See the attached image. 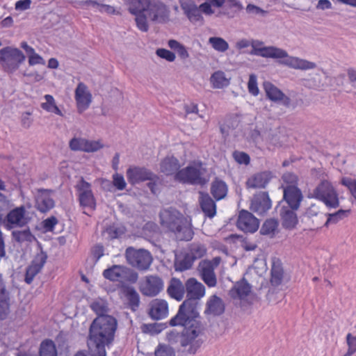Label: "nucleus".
Returning <instances> with one entry per match:
<instances>
[{
    "label": "nucleus",
    "instance_id": "f257e3e1",
    "mask_svg": "<svg viewBox=\"0 0 356 356\" xmlns=\"http://www.w3.org/2000/svg\"><path fill=\"white\" fill-rule=\"evenodd\" d=\"M117 326L113 316L96 317L92 321L87 337L90 356H106V346L114 341Z\"/></svg>",
    "mask_w": 356,
    "mask_h": 356
},
{
    "label": "nucleus",
    "instance_id": "f03ea898",
    "mask_svg": "<svg viewBox=\"0 0 356 356\" xmlns=\"http://www.w3.org/2000/svg\"><path fill=\"white\" fill-rule=\"evenodd\" d=\"M188 315L184 314L179 318H177V314L172 317L169 324L170 326H181L184 330L181 333L177 331H171L167 335L168 341L173 344L179 343L181 347L186 348L187 353L189 354H195L197 350L202 344V340L197 339L202 332L204 327L201 320L195 318H191Z\"/></svg>",
    "mask_w": 356,
    "mask_h": 356
},
{
    "label": "nucleus",
    "instance_id": "7ed1b4c3",
    "mask_svg": "<svg viewBox=\"0 0 356 356\" xmlns=\"http://www.w3.org/2000/svg\"><path fill=\"white\" fill-rule=\"evenodd\" d=\"M185 290L186 298L179 305L175 319L186 314L192 319L195 318L201 320L197 307L199 301L205 295V286L195 278L191 277L185 282Z\"/></svg>",
    "mask_w": 356,
    "mask_h": 356
},
{
    "label": "nucleus",
    "instance_id": "20e7f679",
    "mask_svg": "<svg viewBox=\"0 0 356 356\" xmlns=\"http://www.w3.org/2000/svg\"><path fill=\"white\" fill-rule=\"evenodd\" d=\"M161 223L169 231L173 232L177 240L188 241L193 238V231L186 219L177 209L170 208L160 213Z\"/></svg>",
    "mask_w": 356,
    "mask_h": 356
},
{
    "label": "nucleus",
    "instance_id": "39448f33",
    "mask_svg": "<svg viewBox=\"0 0 356 356\" xmlns=\"http://www.w3.org/2000/svg\"><path fill=\"white\" fill-rule=\"evenodd\" d=\"M204 172L202 163L199 161L179 170L175 174L174 180L182 184L203 186L207 182Z\"/></svg>",
    "mask_w": 356,
    "mask_h": 356
},
{
    "label": "nucleus",
    "instance_id": "423d86ee",
    "mask_svg": "<svg viewBox=\"0 0 356 356\" xmlns=\"http://www.w3.org/2000/svg\"><path fill=\"white\" fill-rule=\"evenodd\" d=\"M311 197L323 202L329 209H337L339 207V194L328 180H321L313 191Z\"/></svg>",
    "mask_w": 356,
    "mask_h": 356
},
{
    "label": "nucleus",
    "instance_id": "0eeeda50",
    "mask_svg": "<svg viewBox=\"0 0 356 356\" xmlns=\"http://www.w3.org/2000/svg\"><path fill=\"white\" fill-rule=\"evenodd\" d=\"M25 59L23 52L17 48L6 47L0 50V64L8 74L14 73Z\"/></svg>",
    "mask_w": 356,
    "mask_h": 356
},
{
    "label": "nucleus",
    "instance_id": "6e6552de",
    "mask_svg": "<svg viewBox=\"0 0 356 356\" xmlns=\"http://www.w3.org/2000/svg\"><path fill=\"white\" fill-rule=\"evenodd\" d=\"M125 255L127 262L140 270H147L152 262L150 252L144 249L136 250L129 247L126 250Z\"/></svg>",
    "mask_w": 356,
    "mask_h": 356
},
{
    "label": "nucleus",
    "instance_id": "1a4fd4ad",
    "mask_svg": "<svg viewBox=\"0 0 356 356\" xmlns=\"http://www.w3.org/2000/svg\"><path fill=\"white\" fill-rule=\"evenodd\" d=\"M146 12L153 22L165 24L170 21V11L168 7L159 0H150Z\"/></svg>",
    "mask_w": 356,
    "mask_h": 356
},
{
    "label": "nucleus",
    "instance_id": "9d476101",
    "mask_svg": "<svg viewBox=\"0 0 356 356\" xmlns=\"http://www.w3.org/2000/svg\"><path fill=\"white\" fill-rule=\"evenodd\" d=\"M38 248L40 252L35 254L26 270L24 280L29 284L33 282L35 275L41 271L48 258L47 252L43 250L42 246L39 242H38Z\"/></svg>",
    "mask_w": 356,
    "mask_h": 356
},
{
    "label": "nucleus",
    "instance_id": "9b49d317",
    "mask_svg": "<svg viewBox=\"0 0 356 356\" xmlns=\"http://www.w3.org/2000/svg\"><path fill=\"white\" fill-rule=\"evenodd\" d=\"M126 175L131 185L159 179L158 175L145 167H130L127 170Z\"/></svg>",
    "mask_w": 356,
    "mask_h": 356
},
{
    "label": "nucleus",
    "instance_id": "f8f14e48",
    "mask_svg": "<svg viewBox=\"0 0 356 356\" xmlns=\"http://www.w3.org/2000/svg\"><path fill=\"white\" fill-rule=\"evenodd\" d=\"M236 227L245 233L253 234L259 229V221L251 212L242 209L238 216Z\"/></svg>",
    "mask_w": 356,
    "mask_h": 356
},
{
    "label": "nucleus",
    "instance_id": "ddd939ff",
    "mask_svg": "<svg viewBox=\"0 0 356 356\" xmlns=\"http://www.w3.org/2000/svg\"><path fill=\"white\" fill-rule=\"evenodd\" d=\"M272 202L268 192L260 191L254 195L250 209L257 215H264L271 208Z\"/></svg>",
    "mask_w": 356,
    "mask_h": 356
},
{
    "label": "nucleus",
    "instance_id": "4468645a",
    "mask_svg": "<svg viewBox=\"0 0 356 356\" xmlns=\"http://www.w3.org/2000/svg\"><path fill=\"white\" fill-rule=\"evenodd\" d=\"M53 191L51 189L39 188L35 195V207L41 213H47L55 206V202L51 197Z\"/></svg>",
    "mask_w": 356,
    "mask_h": 356
},
{
    "label": "nucleus",
    "instance_id": "2eb2a0df",
    "mask_svg": "<svg viewBox=\"0 0 356 356\" xmlns=\"http://www.w3.org/2000/svg\"><path fill=\"white\" fill-rule=\"evenodd\" d=\"M163 288V280L157 275H148L145 277L144 285L140 286V291L146 296H156Z\"/></svg>",
    "mask_w": 356,
    "mask_h": 356
},
{
    "label": "nucleus",
    "instance_id": "dca6fc26",
    "mask_svg": "<svg viewBox=\"0 0 356 356\" xmlns=\"http://www.w3.org/2000/svg\"><path fill=\"white\" fill-rule=\"evenodd\" d=\"M283 198L289 208L298 209L303 199L301 190L294 185H288L284 188Z\"/></svg>",
    "mask_w": 356,
    "mask_h": 356
},
{
    "label": "nucleus",
    "instance_id": "f3484780",
    "mask_svg": "<svg viewBox=\"0 0 356 356\" xmlns=\"http://www.w3.org/2000/svg\"><path fill=\"white\" fill-rule=\"evenodd\" d=\"M264 88L267 97L272 102H282V105L286 107L291 106V99L270 82L265 81L264 83Z\"/></svg>",
    "mask_w": 356,
    "mask_h": 356
},
{
    "label": "nucleus",
    "instance_id": "a211bd4d",
    "mask_svg": "<svg viewBox=\"0 0 356 356\" xmlns=\"http://www.w3.org/2000/svg\"><path fill=\"white\" fill-rule=\"evenodd\" d=\"M279 63L290 68L301 70H312L316 67V64L298 57L291 56L287 54L286 57H282Z\"/></svg>",
    "mask_w": 356,
    "mask_h": 356
},
{
    "label": "nucleus",
    "instance_id": "6ab92c4d",
    "mask_svg": "<svg viewBox=\"0 0 356 356\" xmlns=\"http://www.w3.org/2000/svg\"><path fill=\"white\" fill-rule=\"evenodd\" d=\"M225 310V305L221 298L216 295H212L209 298L206 302L204 314L219 316L222 315Z\"/></svg>",
    "mask_w": 356,
    "mask_h": 356
},
{
    "label": "nucleus",
    "instance_id": "aec40b11",
    "mask_svg": "<svg viewBox=\"0 0 356 356\" xmlns=\"http://www.w3.org/2000/svg\"><path fill=\"white\" fill-rule=\"evenodd\" d=\"M296 210L285 206L280 207L279 213L283 228L291 230L296 227L298 222Z\"/></svg>",
    "mask_w": 356,
    "mask_h": 356
},
{
    "label": "nucleus",
    "instance_id": "412c9836",
    "mask_svg": "<svg viewBox=\"0 0 356 356\" xmlns=\"http://www.w3.org/2000/svg\"><path fill=\"white\" fill-rule=\"evenodd\" d=\"M179 4L184 15L191 22H197L202 19L200 10L193 0H179Z\"/></svg>",
    "mask_w": 356,
    "mask_h": 356
},
{
    "label": "nucleus",
    "instance_id": "4be33fe9",
    "mask_svg": "<svg viewBox=\"0 0 356 356\" xmlns=\"http://www.w3.org/2000/svg\"><path fill=\"white\" fill-rule=\"evenodd\" d=\"M199 267L202 280L209 287H213L217 284L213 266L210 261L204 260L200 263Z\"/></svg>",
    "mask_w": 356,
    "mask_h": 356
},
{
    "label": "nucleus",
    "instance_id": "5701e85b",
    "mask_svg": "<svg viewBox=\"0 0 356 356\" xmlns=\"http://www.w3.org/2000/svg\"><path fill=\"white\" fill-rule=\"evenodd\" d=\"M10 297L0 274V320L6 319L10 313Z\"/></svg>",
    "mask_w": 356,
    "mask_h": 356
},
{
    "label": "nucleus",
    "instance_id": "b1692460",
    "mask_svg": "<svg viewBox=\"0 0 356 356\" xmlns=\"http://www.w3.org/2000/svg\"><path fill=\"white\" fill-rule=\"evenodd\" d=\"M168 313V302L162 299H156L150 303L149 311V316L154 320H160L165 318Z\"/></svg>",
    "mask_w": 356,
    "mask_h": 356
},
{
    "label": "nucleus",
    "instance_id": "393cba45",
    "mask_svg": "<svg viewBox=\"0 0 356 356\" xmlns=\"http://www.w3.org/2000/svg\"><path fill=\"white\" fill-rule=\"evenodd\" d=\"M169 296L177 301H181L186 293L185 284L178 278L172 277L167 289Z\"/></svg>",
    "mask_w": 356,
    "mask_h": 356
},
{
    "label": "nucleus",
    "instance_id": "a878e982",
    "mask_svg": "<svg viewBox=\"0 0 356 356\" xmlns=\"http://www.w3.org/2000/svg\"><path fill=\"white\" fill-rule=\"evenodd\" d=\"M250 284L245 278H243L240 281L237 282L229 290V295L234 299H243L250 294Z\"/></svg>",
    "mask_w": 356,
    "mask_h": 356
},
{
    "label": "nucleus",
    "instance_id": "bb28decb",
    "mask_svg": "<svg viewBox=\"0 0 356 356\" xmlns=\"http://www.w3.org/2000/svg\"><path fill=\"white\" fill-rule=\"evenodd\" d=\"M179 161L174 156L165 157L160 163L161 172L167 176L174 175L180 169Z\"/></svg>",
    "mask_w": 356,
    "mask_h": 356
},
{
    "label": "nucleus",
    "instance_id": "cd10ccee",
    "mask_svg": "<svg viewBox=\"0 0 356 356\" xmlns=\"http://www.w3.org/2000/svg\"><path fill=\"white\" fill-rule=\"evenodd\" d=\"M199 202L200 207L206 216L213 218L216 215V202L207 193L200 192Z\"/></svg>",
    "mask_w": 356,
    "mask_h": 356
},
{
    "label": "nucleus",
    "instance_id": "c85d7f7f",
    "mask_svg": "<svg viewBox=\"0 0 356 356\" xmlns=\"http://www.w3.org/2000/svg\"><path fill=\"white\" fill-rule=\"evenodd\" d=\"M255 56H261L263 58H279L287 56V51L284 49L278 48L275 46H264L261 49H255Z\"/></svg>",
    "mask_w": 356,
    "mask_h": 356
},
{
    "label": "nucleus",
    "instance_id": "c756f323",
    "mask_svg": "<svg viewBox=\"0 0 356 356\" xmlns=\"http://www.w3.org/2000/svg\"><path fill=\"white\" fill-rule=\"evenodd\" d=\"M271 179V173L268 171L257 173L249 178L246 182L248 188H265Z\"/></svg>",
    "mask_w": 356,
    "mask_h": 356
},
{
    "label": "nucleus",
    "instance_id": "7c9ffc66",
    "mask_svg": "<svg viewBox=\"0 0 356 356\" xmlns=\"http://www.w3.org/2000/svg\"><path fill=\"white\" fill-rule=\"evenodd\" d=\"M227 185L224 181L216 178L212 181L211 185V193L216 200L223 199L227 195Z\"/></svg>",
    "mask_w": 356,
    "mask_h": 356
},
{
    "label": "nucleus",
    "instance_id": "2f4dec72",
    "mask_svg": "<svg viewBox=\"0 0 356 356\" xmlns=\"http://www.w3.org/2000/svg\"><path fill=\"white\" fill-rule=\"evenodd\" d=\"M283 275L284 270L280 260L276 258L273 259L271 267V284L274 286L281 284L283 279Z\"/></svg>",
    "mask_w": 356,
    "mask_h": 356
},
{
    "label": "nucleus",
    "instance_id": "473e14b6",
    "mask_svg": "<svg viewBox=\"0 0 356 356\" xmlns=\"http://www.w3.org/2000/svg\"><path fill=\"white\" fill-rule=\"evenodd\" d=\"M11 236L13 241L19 244L24 242L32 243L34 241H37V238L29 227L22 230H13L11 233Z\"/></svg>",
    "mask_w": 356,
    "mask_h": 356
},
{
    "label": "nucleus",
    "instance_id": "72a5a7b5",
    "mask_svg": "<svg viewBox=\"0 0 356 356\" xmlns=\"http://www.w3.org/2000/svg\"><path fill=\"white\" fill-rule=\"evenodd\" d=\"M124 296L127 300L128 307L132 311H136L140 306V296L136 290L131 286L124 291Z\"/></svg>",
    "mask_w": 356,
    "mask_h": 356
},
{
    "label": "nucleus",
    "instance_id": "f704fd0d",
    "mask_svg": "<svg viewBox=\"0 0 356 356\" xmlns=\"http://www.w3.org/2000/svg\"><path fill=\"white\" fill-rule=\"evenodd\" d=\"M194 261H195L193 259V258L187 252L181 258H175L174 264L175 270V271L183 272L190 269L192 267Z\"/></svg>",
    "mask_w": 356,
    "mask_h": 356
},
{
    "label": "nucleus",
    "instance_id": "c9c22d12",
    "mask_svg": "<svg viewBox=\"0 0 356 356\" xmlns=\"http://www.w3.org/2000/svg\"><path fill=\"white\" fill-rule=\"evenodd\" d=\"M129 6V11L132 15H136L146 11L150 0H125Z\"/></svg>",
    "mask_w": 356,
    "mask_h": 356
},
{
    "label": "nucleus",
    "instance_id": "e433bc0d",
    "mask_svg": "<svg viewBox=\"0 0 356 356\" xmlns=\"http://www.w3.org/2000/svg\"><path fill=\"white\" fill-rule=\"evenodd\" d=\"M39 356H57L56 345L51 339H44L41 342Z\"/></svg>",
    "mask_w": 356,
    "mask_h": 356
},
{
    "label": "nucleus",
    "instance_id": "4c0bfd02",
    "mask_svg": "<svg viewBox=\"0 0 356 356\" xmlns=\"http://www.w3.org/2000/svg\"><path fill=\"white\" fill-rule=\"evenodd\" d=\"M44 99L46 102H42L40 104V106L42 109L47 112L55 113L60 116L63 115L62 111L57 106L56 101L52 95H45L44 96Z\"/></svg>",
    "mask_w": 356,
    "mask_h": 356
},
{
    "label": "nucleus",
    "instance_id": "58836bf2",
    "mask_svg": "<svg viewBox=\"0 0 356 356\" xmlns=\"http://www.w3.org/2000/svg\"><path fill=\"white\" fill-rule=\"evenodd\" d=\"M122 265H113L103 271L105 279L111 282H120Z\"/></svg>",
    "mask_w": 356,
    "mask_h": 356
},
{
    "label": "nucleus",
    "instance_id": "ea45409f",
    "mask_svg": "<svg viewBox=\"0 0 356 356\" xmlns=\"http://www.w3.org/2000/svg\"><path fill=\"white\" fill-rule=\"evenodd\" d=\"M278 221L275 218H269L264 221L261 229L260 234L261 235H268L271 237L275 234L278 227Z\"/></svg>",
    "mask_w": 356,
    "mask_h": 356
},
{
    "label": "nucleus",
    "instance_id": "a19ab883",
    "mask_svg": "<svg viewBox=\"0 0 356 356\" xmlns=\"http://www.w3.org/2000/svg\"><path fill=\"white\" fill-rule=\"evenodd\" d=\"M90 308L97 315V317L111 316L106 314L108 311V304L102 300H95L92 302Z\"/></svg>",
    "mask_w": 356,
    "mask_h": 356
},
{
    "label": "nucleus",
    "instance_id": "79ce46f5",
    "mask_svg": "<svg viewBox=\"0 0 356 356\" xmlns=\"http://www.w3.org/2000/svg\"><path fill=\"white\" fill-rule=\"evenodd\" d=\"M350 212V210L339 209L335 213H327V219L324 226L327 227L330 224H337L339 221L348 216Z\"/></svg>",
    "mask_w": 356,
    "mask_h": 356
},
{
    "label": "nucleus",
    "instance_id": "37998d69",
    "mask_svg": "<svg viewBox=\"0 0 356 356\" xmlns=\"http://www.w3.org/2000/svg\"><path fill=\"white\" fill-rule=\"evenodd\" d=\"M138 278V275L135 270L122 265L120 282H128L134 284L137 282Z\"/></svg>",
    "mask_w": 356,
    "mask_h": 356
},
{
    "label": "nucleus",
    "instance_id": "c03bdc74",
    "mask_svg": "<svg viewBox=\"0 0 356 356\" xmlns=\"http://www.w3.org/2000/svg\"><path fill=\"white\" fill-rule=\"evenodd\" d=\"M79 200L80 205L83 207H88L92 209H95L96 207V202L92 192L79 193Z\"/></svg>",
    "mask_w": 356,
    "mask_h": 356
},
{
    "label": "nucleus",
    "instance_id": "a18cd8bd",
    "mask_svg": "<svg viewBox=\"0 0 356 356\" xmlns=\"http://www.w3.org/2000/svg\"><path fill=\"white\" fill-rule=\"evenodd\" d=\"M211 82L216 88H222L229 84V81L222 71L215 72L211 76Z\"/></svg>",
    "mask_w": 356,
    "mask_h": 356
},
{
    "label": "nucleus",
    "instance_id": "49530a36",
    "mask_svg": "<svg viewBox=\"0 0 356 356\" xmlns=\"http://www.w3.org/2000/svg\"><path fill=\"white\" fill-rule=\"evenodd\" d=\"M165 328V324L154 323H145L141 326V330L145 334L150 335H155L160 333Z\"/></svg>",
    "mask_w": 356,
    "mask_h": 356
},
{
    "label": "nucleus",
    "instance_id": "de8ad7c7",
    "mask_svg": "<svg viewBox=\"0 0 356 356\" xmlns=\"http://www.w3.org/2000/svg\"><path fill=\"white\" fill-rule=\"evenodd\" d=\"M125 232L126 228L124 226L118 224H113L106 229V234L111 239L121 237L123 234H124Z\"/></svg>",
    "mask_w": 356,
    "mask_h": 356
},
{
    "label": "nucleus",
    "instance_id": "09e8293b",
    "mask_svg": "<svg viewBox=\"0 0 356 356\" xmlns=\"http://www.w3.org/2000/svg\"><path fill=\"white\" fill-rule=\"evenodd\" d=\"M206 252L204 245L196 243L191 244L188 252L194 261L203 257Z\"/></svg>",
    "mask_w": 356,
    "mask_h": 356
},
{
    "label": "nucleus",
    "instance_id": "8fccbe9b",
    "mask_svg": "<svg viewBox=\"0 0 356 356\" xmlns=\"http://www.w3.org/2000/svg\"><path fill=\"white\" fill-rule=\"evenodd\" d=\"M209 42L215 50L220 52H225L229 49L228 43L222 38L211 37Z\"/></svg>",
    "mask_w": 356,
    "mask_h": 356
},
{
    "label": "nucleus",
    "instance_id": "3c124183",
    "mask_svg": "<svg viewBox=\"0 0 356 356\" xmlns=\"http://www.w3.org/2000/svg\"><path fill=\"white\" fill-rule=\"evenodd\" d=\"M144 13H140L134 15L136 16L135 20L138 29L143 32H147L149 30V25L147 24V15Z\"/></svg>",
    "mask_w": 356,
    "mask_h": 356
},
{
    "label": "nucleus",
    "instance_id": "603ef678",
    "mask_svg": "<svg viewBox=\"0 0 356 356\" xmlns=\"http://www.w3.org/2000/svg\"><path fill=\"white\" fill-rule=\"evenodd\" d=\"M341 184L346 186L352 196L356 200V179L350 177H343Z\"/></svg>",
    "mask_w": 356,
    "mask_h": 356
},
{
    "label": "nucleus",
    "instance_id": "864d4df0",
    "mask_svg": "<svg viewBox=\"0 0 356 356\" xmlns=\"http://www.w3.org/2000/svg\"><path fill=\"white\" fill-rule=\"evenodd\" d=\"M86 139L82 138H73L70 140V148L73 151L84 152Z\"/></svg>",
    "mask_w": 356,
    "mask_h": 356
},
{
    "label": "nucleus",
    "instance_id": "5fc2aeb1",
    "mask_svg": "<svg viewBox=\"0 0 356 356\" xmlns=\"http://www.w3.org/2000/svg\"><path fill=\"white\" fill-rule=\"evenodd\" d=\"M78 109L80 112L88 108L90 103V95L89 93L76 97Z\"/></svg>",
    "mask_w": 356,
    "mask_h": 356
},
{
    "label": "nucleus",
    "instance_id": "6e6d98bb",
    "mask_svg": "<svg viewBox=\"0 0 356 356\" xmlns=\"http://www.w3.org/2000/svg\"><path fill=\"white\" fill-rule=\"evenodd\" d=\"M248 88L250 94L254 96L258 95L259 90L257 86V78L254 74H251L249 76Z\"/></svg>",
    "mask_w": 356,
    "mask_h": 356
},
{
    "label": "nucleus",
    "instance_id": "4d7b16f0",
    "mask_svg": "<svg viewBox=\"0 0 356 356\" xmlns=\"http://www.w3.org/2000/svg\"><path fill=\"white\" fill-rule=\"evenodd\" d=\"M85 152H94L103 147V145L99 140H89L86 139Z\"/></svg>",
    "mask_w": 356,
    "mask_h": 356
},
{
    "label": "nucleus",
    "instance_id": "13d9d810",
    "mask_svg": "<svg viewBox=\"0 0 356 356\" xmlns=\"http://www.w3.org/2000/svg\"><path fill=\"white\" fill-rule=\"evenodd\" d=\"M246 12L252 16H261L264 17L267 15L268 11L263 10L259 6L254 4L249 3L246 7Z\"/></svg>",
    "mask_w": 356,
    "mask_h": 356
},
{
    "label": "nucleus",
    "instance_id": "bf43d9fd",
    "mask_svg": "<svg viewBox=\"0 0 356 356\" xmlns=\"http://www.w3.org/2000/svg\"><path fill=\"white\" fill-rule=\"evenodd\" d=\"M233 157L234 160L239 164L248 165L250 162V156L243 152H234Z\"/></svg>",
    "mask_w": 356,
    "mask_h": 356
},
{
    "label": "nucleus",
    "instance_id": "052dcab7",
    "mask_svg": "<svg viewBox=\"0 0 356 356\" xmlns=\"http://www.w3.org/2000/svg\"><path fill=\"white\" fill-rule=\"evenodd\" d=\"M58 222V219L55 216H51L42 221V228L46 232H53L54 227Z\"/></svg>",
    "mask_w": 356,
    "mask_h": 356
},
{
    "label": "nucleus",
    "instance_id": "680f3d73",
    "mask_svg": "<svg viewBox=\"0 0 356 356\" xmlns=\"http://www.w3.org/2000/svg\"><path fill=\"white\" fill-rule=\"evenodd\" d=\"M113 184L119 191L124 190L127 186L123 175L118 173L113 175Z\"/></svg>",
    "mask_w": 356,
    "mask_h": 356
},
{
    "label": "nucleus",
    "instance_id": "e2e57ef3",
    "mask_svg": "<svg viewBox=\"0 0 356 356\" xmlns=\"http://www.w3.org/2000/svg\"><path fill=\"white\" fill-rule=\"evenodd\" d=\"M156 54L167 61L173 62L175 60V54L166 49L161 48L156 51Z\"/></svg>",
    "mask_w": 356,
    "mask_h": 356
},
{
    "label": "nucleus",
    "instance_id": "0e129e2a",
    "mask_svg": "<svg viewBox=\"0 0 356 356\" xmlns=\"http://www.w3.org/2000/svg\"><path fill=\"white\" fill-rule=\"evenodd\" d=\"M155 356H175L174 350L167 346L159 345L155 350Z\"/></svg>",
    "mask_w": 356,
    "mask_h": 356
},
{
    "label": "nucleus",
    "instance_id": "69168bd1",
    "mask_svg": "<svg viewBox=\"0 0 356 356\" xmlns=\"http://www.w3.org/2000/svg\"><path fill=\"white\" fill-rule=\"evenodd\" d=\"M104 246L101 244H97L92 248L91 252L95 264L104 255Z\"/></svg>",
    "mask_w": 356,
    "mask_h": 356
},
{
    "label": "nucleus",
    "instance_id": "338daca9",
    "mask_svg": "<svg viewBox=\"0 0 356 356\" xmlns=\"http://www.w3.org/2000/svg\"><path fill=\"white\" fill-rule=\"evenodd\" d=\"M76 187L79 193L92 192L90 184L85 181L83 177H81Z\"/></svg>",
    "mask_w": 356,
    "mask_h": 356
},
{
    "label": "nucleus",
    "instance_id": "774afa93",
    "mask_svg": "<svg viewBox=\"0 0 356 356\" xmlns=\"http://www.w3.org/2000/svg\"><path fill=\"white\" fill-rule=\"evenodd\" d=\"M346 343L348 345V349L352 353H356V336H353L350 333L346 335Z\"/></svg>",
    "mask_w": 356,
    "mask_h": 356
}]
</instances>
